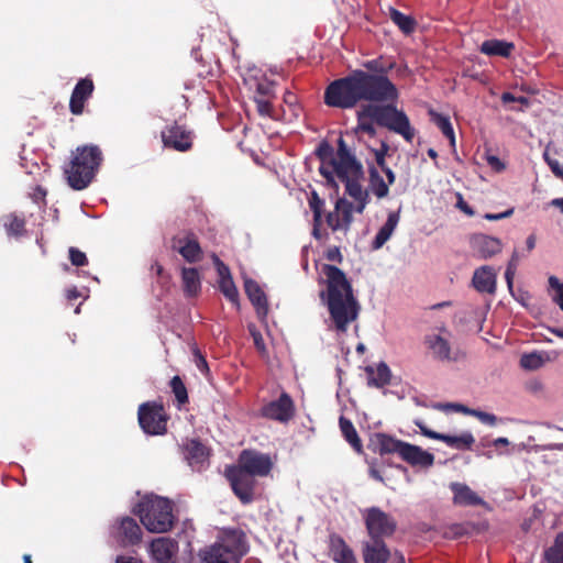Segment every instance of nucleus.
<instances>
[{
	"label": "nucleus",
	"instance_id": "obj_1",
	"mask_svg": "<svg viewBox=\"0 0 563 563\" xmlns=\"http://www.w3.org/2000/svg\"><path fill=\"white\" fill-rule=\"evenodd\" d=\"M366 70L355 69L345 77L333 80L325 89L324 102L334 108L352 109L360 102H395L399 92L388 78L395 64L383 57L363 64Z\"/></svg>",
	"mask_w": 563,
	"mask_h": 563
},
{
	"label": "nucleus",
	"instance_id": "obj_2",
	"mask_svg": "<svg viewBox=\"0 0 563 563\" xmlns=\"http://www.w3.org/2000/svg\"><path fill=\"white\" fill-rule=\"evenodd\" d=\"M322 273L325 276L327 290L320 292V298L325 302L335 329L345 332L349 324L357 319L360 303L342 269L331 264H323Z\"/></svg>",
	"mask_w": 563,
	"mask_h": 563
},
{
	"label": "nucleus",
	"instance_id": "obj_3",
	"mask_svg": "<svg viewBox=\"0 0 563 563\" xmlns=\"http://www.w3.org/2000/svg\"><path fill=\"white\" fill-rule=\"evenodd\" d=\"M102 161L103 155L99 146L93 144L78 146L64 167L68 185L75 190L87 188L98 173Z\"/></svg>",
	"mask_w": 563,
	"mask_h": 563
},
{
	"label": "nucleus",
	"instance_id": "obj_4",
	"mask_svg": "<svg viewBox=\"0 0 563 563\" xmlns=\"http://www.w3.org/2000/svg\"><path fill=\"white\" fill-rule=\"evenodd\" d=\"M135 514L151 532H166L174 525L173 506L167 498L146 497L137 504Z\"/></svg>",
	"mask_w": 563,
	"mask_h": 563
},
{
	"label": "nucleus",
	"instance_id": "obj_5",
	"mask_svg": "<svg viewBox=\"0 0 563 563\" xmlns=\"http://www.w3.org/2000/svg\"><path fill=\"white\" fill-rule=\"evenodd\" d=\"M361 117H368L379 126L401 135L407 142H411L415 137V129L411 126L407 114L393 104L377 106L368 103L362 109Z\"/></svg>",
	"mask_w": 563,
	"mask_h": 563
},
{
	"label": "nucleus",
	"instance_id": "obj_6",
	"mask_svg": "<svg viewBox=\"0 0 563 563\" xmlns=\"http://www.w3.org/2000/svg\"><path fill=\"white\" fill-rule=\"evenodd\" d=\"M361 117H368L379 126L401 135L407 142H411L415 137V129L411 126L407 114L393 104L377 106L368 103L362 109Z\"/></svg>",
	"mask_w": 563,
	"mask_h": 563
},
{
	"label": "nucleus",
	"instance_id": "obj_7",
	"mask_svg": "<svg viewBox=\"0 0 563 563\" xmlns=\"http://www.w3.org/2000/svg\"><path fill=\"white\" fill-rule=\"evenodd\" d=\"M320 174L329 184L335 185L334 176L344 180L355 176H364L363 165L347 147L342 136L338 140L335 159L331 162V167H319Z\"/></svg>",
	"mask_w": 563,
	"mask_h": 563
},
{
	"label": "nucleus",
	"instance_id": "obj_8",
	"mask_svg": "<svg viewBox=\"0 0 563 563\" xmlns=\"http://www.w3.org/2000/svg\"><path fill=\"white\" fill-rule=\"evenodd\" d=\"M139 423L142 430L151 435H162L167 432L168 417L164 406L156 401L144 402L139 407Z\"/></svg>",
	"mask_w": 563,
	"mask_h": 563
},
{
	"label": "nucleus",
	"instance_id": "obj_9",
	"mask_svg": "<svg viewBox=\"0 0 563 563\" xmlns=\"http://www.w3.org/2000/svg\"><path fill=\"white\" fill-rule=\"evenodd\" d=\"M367 534L372 540L391 537L397 529V521L378 507L367 508L363 512Z\"/></svg>",
	"mask_w": 563,
	"mask_h": 563
},
{
	"label": "nucleus",
	"instance_id": "obj_10",
	"mask_svg": "<svg viewBox=\"0 0 563 563\" xmlns=\"http://www.w3.org/2000/svg\"><path fill=\"white\" fill-rule=\"evenodd\" d=\"M234 466L255 477H264L271 473L273 461L268 454L246 449L240 453L238 464Z\"/></svg>",
	"mask_w": 563,
	"mask_h": 563
},
{
	"label": "nucleus",
	"instance_id": "obj_11",
	"mask_svg": "<svg viewBox=\"0 0 563 563\" xmlns=\"http://www.w3.org/2000/svg\"><path fill=\"white\" fill-rule=\"evenodd\" d=\"M225 476L234 495L242 504H251L254 500L255 476L243 472L234 465L227 468Z\"/></svg>",
	"mask_w": 563,
	"mask_h": 563
},
{
	"label": "nucleus",
	"instance_id": "obj_12",
	"mask_svg": "<svg viewBox=\"0 0 563 563\" xmlns=\"http://www.w3.org/2000/svg\"><path fill=\"white\" fill-rule=\"evenodd\" d=\"M161 137L166 148L188 152L192 148L195 135L191 130L174 121L162 130Z\"/></svg>",
	"mask_w": 563,
	"mask_h": 563
},
{
	"label": "nucleus",
	"instance_id": "obj_13",
	"mask_svg": "<svg viewBox=\"0 0 563 563\" xmlns=\"http://www.w3.org/2000/svg\"><path fill=\"white\" fill-rule=\"evenodd\" d=\"M295 404L291 397L283 391L278 399L262 406L260 415L263 418L286 423L295 416Z\"/></svg>",
	"mask_w": 563,
	"mask_h": 563
},
{
	"label": "nucleus",
	"instance_id": "obj_14",
	"mask_svg": "<svg viewBox=\"0 0 563 563\" xmlns=\"http://www.w3.org/2000/svg\"><path fill=\"white\" fill-rule=\"evenodd\" d=\"M112 537L123 547L136 545L142 541V529L135 519L122 517L112 526Z\"/></svg>",
	"mask_w": 563,
	"mask_h": 563
},
{
	"label": "nucleus",
	"instance_id": "obj_15",
	"mask_svg": "<svg viewBox=\"0 0 563 563\" xmlns=\"http://www.w3.org/2000/svg\"><path fill=\"white\" fill-rule=\"evenodd\" d=\"M450 333L442 328L439 333H428L423 338V345L431 354L432 358L440 362L454 360L449 340Z\"/></svg>",
	"mask_w": 563,
	"mask_h": 563
},
{
	"label": "nucleus",
	"instance_id": "obj_16",
	"mask_svg": "<svg viewBox=\"0 0 563 563\" xmlns=\"http://www.w3.org/2000/svg\"><path fill=\"white\" fill-rule=\"evenodd\" d=\"M354 205L345 198H339L334 210L325 217V222L332 231L347 232L353 222Z\"/></svg>",
	"mask_w": 563,
	"mask_h": 563
},
{
	"label": "nucleus",
	"instance_id": "obj_17",
	"mask_svg": "<svg viewBox=\"0 0 563 563\" xmlns=\"http://www.w3.org/2000/svg\"><path fill=\"white\" fill-rule=\"evenodd\" d=\"M172 247L176 250L188 263H197L202 260V249L195 232L186 231L183 235L172 239Z\"/></svg>",
	"mask_w": 563,
	"mask_h": 563
},
{
	"label": "nucleus",
	"instance_id": "obj_18",
	"mask_svg": "<svg viewBox=\"0 0 563 563\" xmlns=\"http://www.w3.org/2000/svg\"><path fill=\"white\" fill-rule=\"evenodd\" d=\"M470 247L474 256L487 260L498 254L503 249V244L497 238L475 233L470 236Z\"/></svg>",
	"mask_w": 563,
	"mask_h": 563
},
{
	"label": "nucleus",
	"instance_id": "obj_19",
	"mask_svg": "<svg viewBox=\"0 0 563 563\" xmlns=\"http://www.w3.org/2000/svg\"><path fill=\"white\" fill-rule=\"evenodd\" d=\"M214 548L224 549L240 563L241 558L247 552L245 533L241 530H228L220 542L212 544Z\"/></svg>",
	"mask_w": 563,
	"mask_h": 563
},
{
	"label": "nucleus",
	"instance_id": "obj_20",
	"mask_svg": "<svg viewBox=\"0 0 563 563\" xmlns=\"http://www.w3.org/2000/svg\"><path fill=\"white\" fill-rule=\"evenodd\" d=\"M93 90L95 84L90 77H85L78 80L73 89L69 100V111L74 115L82 114L85 103L92 96Z\"/></svg>",
	"mask_w": 563,
	"mask_h": 563
},
{
	"label": "nucleus",
	"instance_id": "obj_21",
	"mask_svg": "<svg viewBox=\"0 0 563 563\" xmlns=\"http://www.w3.org/2000/svg\"><path fill=\"white\" fill-rule=\"evenodd\" d=\"M152 558L158 563H174L178 552V542L166 537L154 539L150 544Z\"/></svg>",
	"mask_w": 563,
	"mask_h": 563
},
{
	"label": "nucleus",
	"instance_id": "obj_22",
	"mask_svg": "<svg viewBox=\"0 0 563 563\" xmlns=\"http://www.w3.org/2000/svg\"><path fill=\"white\" fill-rule=\"evenodd\" d=\"M244 290L250 301L254 306L258 318H265L268 312V301L265 292L263 291L258 283L252 278H245Z\"/></svg>",
	"mask_w": 563,
	"mask_h": 563
},
{
	"label": "nucleus",
	"instance_id": "obj_23",
	"mask_svg": "<svg viewBox=\"0 0 563 563\" xmlns=\"http://www.w3.org/2000/svg\"><path fill=\"white\" fill-rule=\"evenodd\" d=\"M364 563H387L390 551L384 540L365 541L362 544Z\"/></svg>",
	"mask_w": 563,
	"mask_h": 563
},
{
	"label": "nucleus",
	"instance_id": "obj_24",
	"mask_svg": "<svg viewBox=\"0 0 563 563\" xmlns=\"http://www.w3.org/2000/svg\"><path fill=\"white\" fill-rule=\"evenodd\" d=\"M453 493V504L457 506H483L484 499L479 497L470 486L463 483L453 482L450 484Z\"/></svg>",
	"mask_w": 563,
	"mask_h": 563
},
{
	"label": "nucleus",
	"instance_id": "obj_25",
	"mask_svg": "<svg viewBox=\"0 0 563 563\" xmlns=\"http://www.w3.org/2000/svg\"><path fill=\"white\" fill-rule=\"evenodd\" d=\"M473 287L482 294H495L496 291V273L490 266H481L475 269L472 278Z\"/></svg>",
	"mask_w": 563,
	"mask_h": 563
},
{
	"label": "nucleus",
	"instance_id": "obj_26",
	"mask_svg": "<svg viewBox=\"0 0 563 563\" xmlns=\"http://www.w3.org/2000/svg\"><path fill=\"white\" fill-rule=\"evenodd\" d=\"M400 457L412 466L430 467L434 462L433 454L407 442L401 448Z\"/></svg>",
	"mask_w": 563,
	"mask_h": 563
},
{
	"label": "nucleus",
	"instance_id": "obj_27",
	"mask_svg": "<svg viewBox=\"0 0 563 563\" xmlns=\"http://www.w3.org/2000/svg\"><path fill=\"white\" fill-rule=\"evenodd\" d=\"M405 445L404 441L394 439L386 433H375L369 440V448L373 452L380 455L398 453L400 455L401 448Z\"/></svg>",
	"mask_w": 563,
	"mask_h": 563
},
{
	"label": "nucleus",
	"instance_id": "obj_28",
	"mask_svg": "<svg viewBox=\"0 0 563 563\" xmlns=\"http://www.w3.org/2000/svg\"><path fill=\"white\" fill-rule=\"evenodd\" d=\"M330 555L335 563H358L353 550L339 534L330 537Z\"/></svg>",
	"mask_w": 563,
	"mask_h": 563
},
{
	"label": "nucleus",
	"instance_id": "obj_29",
	"mask_svg": "<svg viewBox=\"0 0 563 563\" xmlns=\"http://www.w3.org/2000/svg\"><path fill=\"white\" fill-rule=\"evenodd\" d=\"M365 373L369 387L383 388L390 384L391 372L385 362H380L376 368L372 365H367Z\"/></svg>",
	"mask_w": 563,
	"mask_h": 563
},
{
	"label": "nucleus",
	"instance_id": "obj_30",
	"mask_svg": "<svg viewBox=\"0 0 563 563\" xmlns=\"http://www.w3.org/2000/svg\"><path fill=\"white\" fill-rule=\"evenodd\" d=\"M183 452L191 467L202 465L208 456L207 448L197 439L187 440Z\"/></svg>",
	"mask_w": 563,
	"mask_h": 563
},
{
	"label": "nucleus",
	"instance_id": "obj_31",
	"mask_svg": "<svg viewBox=\"0 0 563 563\" xmlns=\"http://www.w3.org/2000/svg\"><path fill=\"white\" fill-rule=\"evenodd\" d=\"M514 49V43L495 38L486 40L479 46V52L487 56H500L505 58H508Z\"/></svg>",
	"mask_w": 563,
	"mask_h": 563
},
{
	"label": "nucleus",
	"instance_id": "obj_32",
	"mask_svg": "<svg viewBox=\"0 0 563 563\" xmlns=\"http://www.w3.org/2000/svg\"><path fill=\"white\" fill-rule=\"evenodd\" d=\"M399 211H393L388 213L387 220L384 225L378 230L372 242L373 250H379L390 239L394 230L399 222Z\"/></svg>",
	"mask_w": 563,
	"mask_h": 563
},
{
	"label": "nucleus",
	"instance_id": "obj_33",
	"mask_svg": "<svg viewBox=\"0 0 563 563\" xmlns=\"http://www.w3.org/2000/svg\"><path fill=\"white\" fill-rule=\"evenodd\" d=\"M183 289L187 297H196L201 290V278L199 271L195 267H183Z\"/></svg>",
	"mask_w": 563,
	"mask_h": 563
},
{
	"label": "nucleus",
	"instance_id": "obj_34",
	"mask_svg": "<svg viewBox=\"0 0 563 563\" xmlns=\"http://www.w3.org/2000/svg\"><path fill=\"white\" fill-rule=\"evenodd\" d=\"M2 221L9 236L21 238L26 233L24 217L13 212L4 216Z\"/></svg>",
	"mask_w": 563,
	"mask_h": 563
},
{
	"label": "nucleus",
	"instance_id": "obj_35",
	"mask_svg": "<svg viewBox=\"0 0 563 563\" xmlns=\"http://www.w3.org/2000/svg\"><path fill=\"white\" fill-rule=\"evenodd\" d=\"M437 440L444 442L446 445L456 450H468L475 442V439L471 432H464L460 435H449L441 433L437 437Z\"/></svg>",
	"mask_w": 563,
	"mask_h": 563
},
{
	"label": "nucleus",
	"instance_id": "obj_36",
	"mask_svg": "<svg viewBox=\"0 0 563 563\" xmlns=\"http://www.w3.org/2000/svg\"><path fill=\"white\" fill-rule=\"evenodd\" d=\"M340 430L344 437V439L351 444V446L356 451H362V441L357 434L355 427L352 421L343 416L339 419Z\"/></svg>",
	"mask_w": 563,
	"mask_h": 563
},
{
	"label": "nucleus",
	"instance_id": "obj_37",
	"mask_svg": "<svg viewBox=\"0 0 563 563\" xmlns=\"http://www.w3.org/2000/svg\"><path fill=\"white\" fill-rule=\"evenodd\" d=\"M309 207L313 213V231L312 234L316 239H320L319 228L322 222V211L324 201L321 199L317 191H312L309 197Z\"/></svg>",
	"mask_w": 563,
	"mask_h": 563
},
{
	"label": "nucleus",
	"instance_id": "obj_38",
	"mask_svg": "<svg viewBox=\"0 0 563 563\" xmlns=\"http://www.w3.org/2000/svg\"><path fill=\"white\" fill-rule=\"evenodd\" d=\"M202 563H239L224 549L209 547L201 552Z\"/></svg>",
	"mask_w": 563,
	"mask_h": 563
},
{
	"label": "nucleus",
	"instance_id": "obj_39",
	"mask_svg": "<svg viewBox=\"0 0 563 563\" xmlns=\"http://www.w3.org/2000/svg\"><path fill=\"white\" fill-rule=\"evenodd\" d=\"M369 173V188L373 194L378 198H385L389 194L388 184L385 183L383 177L379 175L376 167L371 166L368 169Z\"/></svg>",
	"mask_w": 563,
	"mask_h": 563
},
{
	"label": "nucleus",
	"instance_id": "obj_40",
	"mask_svg": "<svg viewBox=\"0 0 563 563\" xmlns=\"http://www.w3.org/2000/svg\"><path fill=\"white\" fill-rule=\"evenodd\" d=\"M390 20L399 27L405 34H410L416 29V21L410 15H407L399 10L391 8L389 11Z\"/></svg>",
	"mask_w": 563,
	"mask_h": 563
},
{
	"label": "nucleus",
	"instance_id": "obj_41",
	"mask_svg": "<svg viewBox=\"0 0 563 563\" xmlns=\"http://www.w3.org/2000/svg\"><path fill=\"white\" fill-rule=\"evenodd\" d=\"M544 559L548 563H563V532L558 533L553 544L545 550Z\"/></svg>",
	"mask_w": 563,
	"mask_h": 563
},
{
	"label": "nucleus",
	"instance_id": "obj_42",
	"mask_svg": "<svg viewBox=\"0 0 563 563\" xmlns=\"http://www.w3.org/2000/svg\"><path fill=\"white\" fill-rule=\"evenodd\" d=\"M169 386L179 408L189 402L187 388L179 376H174Z\"/></svg>",
	"mask_w": 563,
	"mask_h": 563
},
{
	"label": "nucleus",
	"instance_id": "obj_43",
	"mask_svg": "<svg viewBox=\"0 0 563 563\" xmlns=\"http://www.w3.org/2000/svg\"><path fill=\"white\" fill-rule=\"evenodd\" d=\"M274 99L275 98V82L263 77L255 82V91L253 99Z\"/></svg>",
	"mask_w": 563,
	"mask_h": 563
},
{
	"label": "nucleus",
	"instance_id": "obj_44",
	"mask_svg": "<svg viewBox=\"0 0 563 563\" xmlns=\"http://www.w3.org/2000/svg\"><path fill=\"white\" fill-rule=\"evenodd\" d=\"M364 178V176H355L351 177L344 180H341L345 185V191L346 194L353 198H361V197H367L368 191L363 189L361 185V180Z\"/></svg>",
	"mask_w": 563,
	"mask_h": 563
},
{
	"label": "nucleus",
	"instance_id": "obj_45",
	"mask_svg": "<svg viewBox=\"0 0 563 563\" xmlns=\"http://www.w3.org/2000/svg\"><path fill=\"white\" fill-rule=\"evenodd\" d=\"M314 153L321 162L320 167H331V162L335 159L334 150L328 141L320 142Z\"/></svg>",
	"mask_w": 563,
	"mask_h": 563
},
{
	"label": "nucleus",
	"instance_id": "obj_46",
	"mask_svg": "<svg viewBox=\"0 0 563 563\" xmlns=\"http://www.w3.org/2000/svg\"><path fill=\"white\" fill-rule=\"evenodd\" d=\"M434 123L441 130L443 135L450 140L451 144L454 145L455 144V135H454L453 126H452L450 119L442 114H435Z\"/></svg>",
	"mask_w": 563,
	"mask_h": 563
},
{
	"label": "nucleus",
	"instance_id": "obj_47",
	"mask_svg": "<svg viewBox=\"0 0 563 563\" xmlns=\"http://www.w3.org/2000/svg\"><path fill=\"white\" fill-rule=\"evenodd\" d=\"M219 288L221 292L233 303L239 302V291L235 287L233 278H227L224 280H219Z\"/></svg>",
	"mask_w": 563,
	"mask_h": 563
},
{
	"label": "nucleus",
	"instance_id": "obj_48",
	"mask_svg": "<svg viewBox=\"0 0 563 563\" xmlns=\"http://www.w3.org/2000/svg\"><path fill=\"white\" fill-rule=\"evenodd\" d=\"M549 286L552 289V300L563 310V283L555 276L549 277Z\"/></svg>",
	"mask_w": 563,
	"mask_h": 563
},
{
	"label": "nucleus",
	"instance_id": "obj_49",
	"mask_svg": "<svg viewBox=\"0 0 563 563\" xmlns=\"http://www.w3.org/2000/svg\"><path fill=\"white\" fill-rule=\"evenodd\" d=\"M543 365V358L538 353L523 354L520 358V366L526 369H538Z\"/></svg>",
	"mask_w": 563,
	"mask_h": 563
},
{
	"label": "nucleus",
	"instance_id": "obj_50",
	"mask_svg": "<svg viewBox=\"0 0 563 563\" xmlns=\"http://www.w3.org/2000/svg\"><path fill=\"white\" fill-rule=\"evenodd\" d=\"M449 531L454 538H461L475 532L476 526L472 522L455 523L450 527Z\"/></svg>",
	"mask_w": 563,
	"mask_h": 563
},
{
	"label": "nucleus",
	"instance_id": "obj_51",
	"mask_svg": "<svg viewBox=\"0 0 563 563\" xmlns=\"http://www.w3.org/2000/svg\"><path fill=\"white\" fill-rule=\"evenodd\" d=\"M253 100L256 104V110L260 115L268 117L271 119H276L275 113H274L273 103H272L273 99H268V98L260 99L258 98V99H253Z\"/></svg>",
	"mask_w": 563,
	"mask_h": 563
},
{
	"label": "nucleus",
	"instance_id": "obj_52",
	"mask_svg": "<svg viewBox=\"0 0 563 563\" xmlns=\"http://www.w3.org/2000/svg\"><path fill=\"white\" fill-rule=\"evenodd\" d=\"M69 261L74 266L80 267L88 264V258L84 252L77 247H69Z\"/></svg>",
	"mask_w": 563,
	"mask_h": 563
},
{
	"label": "nucleus",
	"instance_id": "obj_53",
	"mask_svg": "<svg viewBox=\"0 0 563 563\" xmlns=\"http://www.w3.org/2000/svg\"><path fill=\"white\" fill-rule=\"evenodd\" d=\"M543 158L554 176L563 180V167L559 161L552 158L547 151L543 153Z\"/></svg>",
	"mask_w": 563,
	"mask_h": 563
},
{
	"label": "nucleus",
	"instance_id": "obj_54",
	"mask_svg": "<svg viewBox=\"0 0 563 563\" xmlns=\"http://www.w3.org/2000/svg\"><path fill=\"white\" fill-rule=\"evenodd\" d=\"M472 416L476 417L483 423L488 426H495L497 423V417L493 413L481 411V410H472Z\"/></svg>",
	"mask_w": 563,
	"mask_h": 563
},
{
	"label": "nucleus",
	"instance_id": "obj_55",
	"mask_svg": "<svg viewBox=\"0 0 563 563\" xmlns=\"http://www.w3.org/2000/svg\"><path fill=\"white\" fill-rule=\"evenodd\" d=\"M213 263L217 267L220 280L232 278L229 267L218 256H213Z\"/></svg>",
	"mask_w": 563,
	"mask_h": 563
},
{
	"label": "nucleus",
	"instance_id": "obj_56",
	"mask_svg": "<svg viewBox=\"0 0 563 563\" xmlns=\"http://www.w3.org/2000/svg\"><path fill=\"white\" fill-rule=\"evenodd\" d=\"M366 117H361V112L357 114L358 123L357 130L368 134L369 136H374L376 134V130L374 128L373 122H366L364 119Z\"/></svg>",
	"mask_w": 563,
	"mask_h": 563
},
{
	"label": "nucleus",
	"instance_id": "obj_57",
	"mask_svg": "<svg viewBox=\"0 0 563 563\" xmlns=\"http://www.w3.org/2000/svg\"><path fill=\"white\" fill-rule=\"evenodd\" d=\"M388 150H389L388 144L385 142H382L380 148L375 151V159H376L378 167H384L386 165L385 157L387 155Z\"/></svg>",
	"mask_w": 563,
	"mask_h": 563
},
{
	"label": "nucleus",
	"instance_id": "obj_58",
	"mask_svg": "<svg viewBox=\"0 0 563 563\" xmlns=\"http://www.w3.org/2000/svg\"><path fill=\"white\" fill-rule=\"evenodd\" d=\"M194 357L196 366L200 369V372L207 373L209 371L207 360L198 349L194 351Z\"/></svg>",
	"mask_w": 563,
	"mask_h": 563
},
{
	"label": "nucleus",
	"instance_id": "obj_59",
	"mask_svg": "<svg viewBox=\"0 0 563 563\" xmlns=\"http://www.w3.org/2000/svg\"><path fill=\"white\" fill-rule=\"evenodd\" d=\"M325 258L330 262L341 263L343 261V256L339 247L333 246L329 247L325 252Z\"/></svg>",
	"mask_w": 563,
	"mask_h": 563
},
{
	"label": "nucleus",
	"instance_id": "obj_60",
	"mask_svg": "<svg viewBox=\"0 0 563 563\" xmlns=\"http://www.w3.org/2000/svg\"><path fill=\"white\" fill-rule=\"evenodd\" d=\"M514 213V209L510 208L501 213H486L484 218L489 221H497L510 217Z\"/></svg>",
	"mask_w": 563,
	"mask_h": 563
},
{
	"label": "nucleus",
	"instance_id": "obj_61",
	"mask_svg": "<svg viewBox=\"0 0 563 563\" xmlns=\"http://www.w3.org/2000/svg\"><path fill=\"white\" fill-rule=\"evenodd\" d=\"M251 334L253 336L254 345L260 352H265L266 346L264 343V339L262 334L258 331H251Z\"/></svg>",
	"mask_w": 563,
	"mask_h": 563
},
{
	"label": "nucleus",
	"instance_id": "obj_62",
	"mask_svg": "<svg viewBox=\"0 0 563 563\" xmlns=\"http://www.w3.org/2000/svg\"><path fill=\"white\" fill-rule=\"evenodd\" d=\"M416 424L419 427V429L421 430V433L429 438V439H432V440H437V437H440L441 433L437 432V431H433L429 428H427L424 424H422L421 422H416Z\"/></svg>",
	"mask_w": 563,
	"mask_h": 563
},
{
	"label": "nucleus",
	"instance_id": "obj_63",
	"mask_svg": "<svg viewBox=\"0 0 563 563\" xmlns=\"http://www.w3.org/2000/svg\"><path fill=\"white\" fill-rule=\"evenodd\" d=\"M456 206L465 214H467V216H473L474 214V210L472 209V207L466 201H464L462 195H459V200H457Z\"/></svg>",
	"mask_w": 563,
	"mask_h": 563
},
{
	"label": "nucleus",
	"instance_id": "obj_64",
	"mask_svg": "<svg viewBox=\"0 0 563 563\" xmlns=\"http://www.w3.org/2000/svg\"><path fill=\"white\" fill-rule=\"evenodd\" d=\"M356 202V206L354 207V211L357 213H363L364 209L366 208L367 203L369 202V195L367 197H361L354 199Z\"/></svg>",
	"mask_w": 563,
	"mask_h": 563
}]
</instances>
